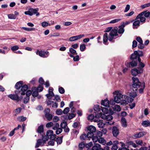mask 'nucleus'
Listing matches in <instances>:
<instances>
[{"mask_svg": "<svg viewBox=\"0 0 150 150\" xmlns=\"http://www.w3.org/2000/svg\"><path fill=\"white\" fill-rule=\"evenodd\" d=\"M102 116V119L106 120H107V122H106L105 123L106 125H111L114 124V122L110 121L113 119V117L111 115H106L105 114H103Z\"/></svg>", "mask_w": 150, "mask_h": 150, "instance_id": "nucleus-5", "label": "nucleus"}, {"mask_svg": "<svg viewBox=\"0 0 150 150\" xmlns=\"http://www.w3.org/2000/svg\"><path fill=\"white\" fill-rule=\"evenodd\" d=\"M103 114H102L101 112L98 113L97 112V114H96L95 116V119L94 120V121L95 122H98V121H99V120H98V119L97 120L96 119V118L98 119L100 117H101V118H102V115Z\"/></svg>", "mask_w": 150, "mask_h": 150, "instance_id": "nucleus-21", "label": "nucleus"}, {"mask_svg": "<svg viewBox=\"0 0 150 150\" xmlns=\"http://www.w3.org/2000/svg\"><path fill=\"white\" fill-rule=\"evenodd\" d=\"M69 55L71 57H73V59L74 61H77L79 60V55L74 57V55L71 54H69Z\"/></svg>", "mask_w": 150, "mask_h": 150, "instance_id": "nucleus-37", "label": "nucleus"}, {"mask_svg": "<svg viewBox=\"0 0 150 150\" xmlns=\"http://www.w3.org/2000/svg\"><path fill=\"white\" fill-rule=\"evenodd\" d=\"M53 91V88H49V93L46 95V96L49 99H51L52 97L53 96H54Z\"/></svg>", "mask_w": 150, "mask_h": 150, "instance_id": "nucleus-16", "label": "nucleus"}, {"mask_svg": "<svg viewBox=\"0 0 150 150\" xmlns=\"http://www.w3.org/2000/svg\"><path fill=\"white\" fill-rule=\"evenodd\" d=\"M53 125V123L52 122H50L47 123L46 125V126L47 127H52Z\"/></svg>", "mask_w": 150, "mask_h": 150, "instance_id": "nucleus-64", "label": "nucleus"}, {"mask_svg": "<svg viewBox=\"0 0 150 150\" xmlns=\"http://www.w3.org/2000/svg\"><path fill=\"white\" fill-rule=\"evenodd\" d=\"M112 132L113 135L115 137H117L120 133L119 129L116 126L112 127Z\"/></svg>", "mask_w": 150, "mask_h": 150, "instance_id": "nucleus-14", "label": "nucleus"}, {"mask_svg": "<svg viewBox=\"0 0 150 150\" xmlns=\"http://www.w3.org/2000/svg\"><path fill=\"white\" fill-rule=\"evenodd\" d=\"M69 111V108L68 107L65 108L63 111V112L64 114H67Z\"/></svg>", "mask_w": 150, "mask_h": 150, "instance_id": "nucleus-56", "label": "nucleus"}, {"mask_svg": "<svg viewBox=\"0 0 150 150\" xmlns=\"http://www.w3.org/2000/svg\"><path fill=\"white\" fill-rule=\"evenodd\" d=\"M150 6V3L145 4L141 6V7L142 9H144Z\"/></svg>", "mask_w": 150, "mask_h": 150, "instance_id": "nucleus-49", "label": "nucleus"}, {"mask_svg": "<svg viewBox=\"0 0 150 150\" xmlns=\"http://www.w3.org/2000/svg\"><path fill=\"white\" fill-rule=\"evenodd\" d=\"M100 146L98 144H96L92 148V150H99L100 149Z\"/></svg>", "mask_w": 150, "mask_h": 150, "instance_id": "nucleus-28", "label": "nucleus"}, {"mask_svg": "<svg viewBox=\"0 0 150 150\" xmlns=\"http://www.w3.org/2000/svg\"><path fill=\"white\" fill-rule=\"evenodd\" d=\"M92 140L93 141V142H96L98 141L99 138L97 136H93L92 138Z\"/></svg>", "mask_w": 150, "mask_h": 150, "instance_id": "nucleus-45", "label": "nucleus"}, {"mask_svg": "<svg viewBox=\"0 0 150 150\" xmlns=\"http://www.w3.org/2000/svg\"><path fill=\"white\" fill-rule=\"evenodd\" d=\"M121 122L123 127H126L127 126L126 121V119L124 117H122L121 119Z\"/></svg>", "mask_w": 150, "mask_h": 150, "instance_id": "nucleus-25", "label": "nucleus"}, {"mask_svg": "<svg viewBox=\"0 0 150 150\" xmlns=\"http://www.w3.org/2000/svg\"><path fill=\"white\" fill-rule=\"evenodd\" d=\"M50 110L49 108H47L44 111L45 116L49 121L51 120L53 117L52 115L50 113Z\"/></svg>", "mask_w": 150, "mask_h": 150, "instance_id": "nucleus-9", "label": "nucleus"}, {"mask_svg": "<svg viewBox=\"0 0 150 150\" xmlns=\"http://www.w3.org/2000/svg\"><path fill=\"white\" fill-rule=\"evenodd\" d=\"M98 142L99 143L103 145L105 144L106 143V142L105 139L102 137L99 138Z\"/></svg>", "mask_w": 150, "mask_h": 150, "instance_id": "nucleus-32", "label": "nucleus"}, {"mask_svg": "<svg viewBox=\"0 0 150 150\" xmlns=\"http://www.w3.org/2000/svg\"><path fill=\"white\" fill-rule=\"evenodd\" d=\"M19 48V47L17 45H15L12 47L11 49L13 51H16L18 50Z\"/></svg>", "mask_w": 150, "mask_h": 150, "instance_id": "nucleus-53", "label": "nucleus"}, {"mask_svg": "<svg viewBox=\"0 0 150 150\" xmlns=\"http://www.w3.org/2000/svg\"><path fill=\"white\" fill-rule=\"evenodd\" d=\"M59 93L61 94L64 93L65 92L64 89L62 87H60L59 88Z\"/></svg>", "mask_w": 150, "mask_h": 150, "instance_id": "nucleus-60", "label": "nucleus"}, {"mask_svg": "<svg viewBox=\"0 0 150 150\" xmlns=\"http://www.w3.org/2000/svg\"><path fill=\"white\" fill-rule=\"evenodd\" d=\"M103 135L102 132L100 131H98L97 132L96 136H97L98 138H101Z\"/></svg>", "mask_w": 150, "mask_h": 150, "instance_id": "nucleus-61", "label": "nucleus"}, {"mask_svg": "<svg viewBox=\"0 0 150 150\" xmlns=\"http://www.w3.org/2000/svg\"><path fill=\"white\" fill-rule=\"evenodd\" d=\"M38 9L30 8L29 9L28 11L25 12L24 13L25 15H28L30 16H32L33 14H36V15L38 16L40 15L39 13L38 12Z\"/></svg>", "mask_w": 150, "mask_h": 150, "instance_id": "nucleus-7", "label": "nucleus"}, {"mask_svg": "<svg viewBox=\"0 0 150 150\" xmlns=\"http://www.w3.org/2000/svg\"><path fill=\"white\" fill-rule=\"evenodd\" d=\"M56 131V133L58 135L59 134H60L62 131V129L61 128H58L57 129Z\"/></svg>", "mask_w": 150, "mask_h": 150, "instance_id": "nucleus-50", "label": "nucleus"}, {"mask_svg": "<svg viewBox=\"0 0 150 150\" xmlns=\"http://www.w3.org/2000/svg\"><path fill=\"white\" fill-rule=\"evenodd\" d=\"M118 35L117 30V29H112L109 33V35L108 38V35L107 33H105L103 35V43L105 45H106V42L108 40L111 42H114L113 41V39H114V37Z\"/></svg>", "mask_w": 150, "mask_h": 150, "instance_id": "nucleus-3", "label": "nucleus"}, {"mask_svg": "<svg viewBox=\"0 0 150 150\" xmlns=\"http://www.w3.org/2000/svg\"><path fill=\"white\" fill-rule=\"evenodd\" d=\"M86 48V45L84 44H81L80 45V50L83 52L85 50Z\"/></svg>", "mask_w": 150, "mask_h": 150, "instance_id": "nucleus-43", "label": "nucleus"}, {"mask_svg": "<svg viewBox=\"0 0 150 150\" xmlns=\"http://www.w3.org/2000/svg\"><path fill=\"white\" fill-rule=\"evenodd\" d=\"M105 124H106L105 123H104L103 122H100L99 123H98V127H99L101 128H103Z\"/></svg>", "mask_w": 150, "mask_h": 150, "instance_id": "nucleus-48", "label": "nucleus"}, {"mask_svg": "<svg viewBox=\"0 0 150 150\" xmlns=\"http://www.w3.org/2000/svg\"><path fill=\"white\" fill-rule=\"evenodd\" d=\"M140 23V21L139 20H137L136 21H134L133 23V29H135V28H137L135 27L136 26H139V25Z\"/></svg>", "mask_w": 150, "mask_h": 150, "instance_id": "nucleus-24", "label": "nucleus"}, {"mask_svg": "<svg viewBox=\"0 0 150 150\" xmlns=\"http://www.w3.org/2000/svg\"><path fill=\"white\" fill-rule=\"evenodd\" d=\"M8 97L14 100H19V97L17 95L10 94L8 96Z\"/></svg>", "mask_w": 150, "mask_h": 150, "instance_id": "nucleus-18", "label": "nucleus"}, {"mask_svg": "<svg viewBox=\"0 0 150 150\" xmlns=\"http://www.w3.org/2000/svg\"><path fill=\"white\" fill-rule=\"evenodd\" d=\"M136 143L137 144L141 145V146H142L143 144V142L142 140L139 139H137L136 140Z\"/></svg>", "mask_w": 150, "mask_h": 150, "instance_id": "nucleus-62", "label": "nucleus"}, {"mask_svg": "<svg viewBox=\"0 0 150 150\" xmlns=\"http://www.w3.org/2000/svg\"><path fill=\"white\" fill-rule=\"evenodd\" d=\"M43 125H41L38 127L37 132L39 133H41L43 132Z\"/></svg>", "mask_w": 150, "mask_h": 150, "instance_id": "nucleus-29", "label": "nucleus"}, {"mask_svg": "<svg viewBox=\"0 0 150 150\" xmlns=\"http://www.w3.org/2000/svg\"><path fill=\"white\" fill-rule=\"evenodd\" d=\"M120 20V19H116L111 21L110 23H114L117 22Z\"/></svg>", "mask_w": 150, "mask_h": 150, "instance_id": "nucleus-57", "label": "nucleus"}, {"mask_svg": "<svg viewBox=\"0 0 150 150\" xmlns=\"http://www.w3.org/2000/svg\"><path fill=\"white\" fill-rule=\"evenodd\" d=\"M129 144L130 145L132 146L134 148H136L137 146V144L132 141L130 142L129 143Z\"/></svg>", "mask_w": 150, "mask_h": 150, "instance_id": "nucleus-54", "label": "nucleus"}, {"mask_svg": "<svg viewBox=\"0 0 150 150\" xmlns=\"http://www.w3.org/2000/svg\"><path fill=\"white\" fill-rule=\"evenodd\" d=\"M119 29L117 30V32L119 34H122L124 32L125 29L124 27L122 25L119 26Z\"/></svg>", "mask_w": 150, "mask_h": 150, "instance_id": "nucleus-30", "label": "nucleus"}, {"mask_svg": "<svg viewBox=\"0 0 150 150\" xmlns=\"http://www.w3.org/2000/svg\"><path fill=\"white\" fill-rule=\"evenodd\" d=\"M36 54H37L39 55L40 56L43 58H46L47 57L49 54V52L47 51H40L38 50H37Z\"/></svg>", "mask_w": 150, "mask_h": 150, "instance_id": "nucleus-10", "label": "nucleus"}, {"mask_svg": "<svg viewBox=\"0 0 150 150\" xmlns=\"http://www.w3.org/2000/svg\"><path fill=\"white\" fill-rule=\"evenodd\" d=\"M63 136L59 137L56 139L57 143L58 144H61L62 142V137Z\"/></svg>", "mask_w": 150, "mask_h": 150, "instance_id": "nucleus-31", "label": "nucleus"}, {"mask_svg": "<svg viewBox=\"0 0 150 150\" xmlns=\"http://www.w3.org/2000/svg\"><path fill=\"white\" fill-rule=\"evenodd\" d=\"M67 123L66 122H64L60 124V126L62 129H64L67 127Z\"/></svg>", "mask_w": 150, "mask_h": 150, "instance_id": "nucleus-41", "label": "nucleus"}, {"mask_svg": "<svg viewBox=\"0 0 150 150\" xmlns=\"http://www.w3.org/2000/svg\"><path fill=\"white\" fill-rule=\"evenodd\" d=\"M142 69L138 67L137 68L132 69L131 70V73L132 75L135 76L137 75L138 74L142 73Z\"/></svg>", "mask_w": 150, "mask_h": 150, "instance_id": "nucleus-11", "label": "nucleus"}, {"mask_svg": "<svg viewBox=\"0 0 150 150\" xmlns=\"http://www.w3.org/2000/svg\"><path fill=\"white\" fill-rule=\"evenodd\" d=\"M17 120L20 122H22L25 121L26 117L23 116H19L17 117Z\"/></svg>", "mask_w": 150, "mask_h": 150, "instance_id": "nucleus-38", "label": "nucleus"}, {"mask_svg": "<svg viewBox=\"0 0 150 150\" xmlns=\"http://www.w3.org/2000/svg\"><path fill=\"white\" fill-rule=\"evenodd\" d=\"M46 135L48 137H50V139H54L56 137V135L55 134H54L53 131L52 130H48L46 132Z\"/></svg>", "mask_w": 150, "mask_h": 150, "instance_id": "nucleus-13", "label": "nucleus"}, {"mask_svg": "<svg viewBox=\"0 0 150 150\" xmlns=\"http://www.w3.org/2000/svg\"><path fill=\"white\" fill-rule=\"evenodd\" d=\"M41 25L42 27L44 28L48 26H50L51 25L50 23H49L46 21L42 22L41 23Z\"/></svg>", "mask_w": 150, "mask_h": 150, "instance_id": "nucleus-36", "label": "nucleus"}, {"mask_svg": "<svg viewBox=\"0 0 150 150\" xmlns=\"http://www.w3.org/2000/svg\"><path fill=\"white\" fill-rule=\"evenodd\" d=\"M144 15V16L146 17H148L150 15V12L147 11H144L138 14V17L139 16Z\"/></svg>", "mask_w": 150, "mask_h": 150, "instance_id": "nucleus-17", "label": "nucleus"}, {"mask_svg": "<svg viewBox=\"0 0 150 150\" xmlns=\"http://www.w3.org/2000/svg\"><path fill=\"white\" fill-rule=\"evenodd\" d=\"M8 17L10 19H15L16 18V16L13 14H9L8 15Z\"/></svg>", "mask_w": 150, "mask_h": 150, "instance_id": "nucleus-47", "label": "nucleus"}, {"mask_svg": "<svg viewBox=\"0 0 150 150\" xmlns=\"http://www.w3.org/2000/svg\"><path fill=\"white\" fill-rule=\"evenodd\" d=\"M101 110L102 112L104 113L103 114H107L108 112V110L107 108L102 107H101Z\"/></svg>", "mask_w": 150, "mask_h": 150, "instance_id": "nucleus-33", "label": "nucleus"}, {"mask_svg": "<svg viewBox=\"0 0 150 150\" xmlns=\"http://www.w3.org/2000/svg\"><path fill=\"white\" fill-rule=\"evenodd\" d=\"M50 139V140L48 142V145L54 146L56 142V138L54 139Z\"/></svg>", "mask_w": 150, "mask_h": 150, "instance_id": "nucleus-23", "label": "nucleus"}, {"mask_svg": "<svg viewBox=\"0 0 150 150\" xmlns=\"http://www.w3.org/2000/svg\"><path fill=\"white\" fill-rule=\"evenodd\" d=\"M101 106L97 105H95L94 108V110L98 112L100 111L101 110Z\"/></svg>", "mask_w": 150, "mask_h": 150, "instance_id": "nucleus-35", "label": "nucleus"}, {"mask_svg": "<svg viewBox=\"0 0 150 150\" xmlns=\"http://www.w3.org/2000/svg\"><path fill=\"white\" fill-rule=\"evenodd\" d=\"M95 116L91 114L88 115V119L89 120H92L95 118Z\"/></svg>", "mask_w": 150, "mask_h": 150, "instance_id": "nucleus-52", "label": "nucleus"}, {"mask_svg": "<svg viewBox=\"0 0 150 150\" xmlns=\"http://www.w3.org/2000/svg\"><path fill=\"white\" fill-rule=\"evenodd\" d=\"M43 89V87L42 86H39L37 88L34 87L33 90L32 95L33 97H37L38 95V92L42 91Z\"/></svg>", "mask_w": 150, "mask_h": 150, "instance_id": "nucleus-8", "label": "nucleus"}, {"mask_svg": "<svg viewBox=\"0 0 150 150\" xmlns=\"http://www.w3.org/2000/svg\"><path fill=\"white\" fill-rule=\"evenodd\" d=\"M84 36V34H81L78 35L71 37L69 38V40L70 41H74L78 40Z\"/></svg>", "mask_w": 150, "mask_h": 150, "instance_id": "nucleus-12", "label": "nucleus"}, {"mask_svg": "<svg viewBox=\"0 0 150 150\" xmlns=\"http://www.w3.org/2000/svg\"><path fill=\"white\" fill-rule=\"evenodd\" d=\"M22 81H20L17 82L15 86L16 88L17 89H19L22 86Z\"/></svg>", "mask_w": 150, "mask_h": 150, "instance_id": "nucleus-26", "label": "nucleus"}, {"mask_svg": "<svg viewBox=\"0 0 150 150\" xmlns=\"http://www.w3.org/2000/svg\"><path fill=\"white\" fill-rule=\"evenodd\" d=\"M87 129L88 132L87 134V138H92L94 136V133L96 131V127L93 125H90L87 127Z\"/></svg>", "mask_w": 150, "mask_h": 150, "instance_id": "nucleus-4", "label": "nucleus"}, {"mask_svg": "<svg viewBox=\"0 0 150 150\" xmlns=\"http://www.w3.org/2000/svg\"><path fill=\"white\" fill-rule=\"evenodd\" d=\"M22 28L24 30H25L28 31H31L32 30H35V28H26L24 27H23Z\"/></svg>", "mask_w": 150, "mask_h": 150, "instance_id": "nucleus-42", "label": "nucleus"}, {"mask_svg": "<svg viewBox=\"0 0 150 150\" xmlns=\"http://www.w3.org/2000/svg\"><path fill=\"white\" fill-rule=\"evenodd\" d=\"M44 144H43L42 140L41 139H39L37 141V143L35 146V148L39 147L40 146H43Z\"/></svg>", "mask_w": 150, "mask_h": 150, "instance_id": "nucleus-19", "label": "nucleus"}, {"mask_svg": "<svg viewBox=\"0 0 150 150\" xmlns=\"http://www.w3.org/2000/svg\"><path fill=\"white\" fill-rule=\"evenodd\" d=\"M142 125L145 127L150 126V122L148 120L144 121L142 122Z\"/></svg>", "mask_w": 150, "mask_h": 150, "instance_id": "nucleus-20", "label": "nucleus"}, {"mask_svg": "<svg viewBox=\"0 0 150 150\" xmlns=\"http://www.w3.org/2000/svg\"><path fill=\"white\" fill-rule=\"evenodd\" d=\"M144 45L143 44V42L142 43H139L138 45V47L140 49H143L144 47Z\"/></svg>", "mask_w": 150, "mask_h": 150, "instance_id": "nucleus-63", "label": "nucleus"}, {"mask_svg": "<svg viewBox=\"0 0 150 150\" xmlns=\"http://www.w3.org/2000/svg\"><path fill=\"white\" fill-rule=\"evenodd\" d=\"M21 110L22 109L21 108H18L16 109L15 110V115H16L20 113L21 112Z\"/></svg>", "mask_w": 150, "mask_h": 150, "instance_id": "nucleus-55", "label": "nucleus"}, {"mask_svg": "<svg viewBox=\"0 0 150 150\" xmlns=\"http://www.w3.org/2000/svg\"><path fill=\"white\" fill-rule=\"evenodd\" d=\"M132 21H126L125 23L123 22L122 23V25L123 26V27H125V25H127L130 23L131 22H132Z\"/></svg>", "mask_w": 150, "mask_h": 150, "instance_id": "nucleus-51", "label": "nucleus"}, {"mask_svg": "<svg viewBox=\"0 0 150 150\" xmlns=\"http://www.w3.org/2000/svg\"><path fill=\"white\" fill-rule=\"evenodd\" d=\"M87 137V135H86L85 134H83L81 136L80 139L82 140H85Z\"/></svg>", "mask_w": 150, "mask_h": 150, "instance_id": "nucleus-46", "label": "nucleus"}, {"mask_svg": "<svg viewBox=\"0 0 150 150\" xmlns=\"http://www.w3.org/2000/svg\"><path fill=\"white\" fill-rule=\"evenodd\" d=\"M146 132H141L139 133L134 134L133 137L134 138H140L143 136L145 135L146 134Z\"/></svg>", "mask_w": 150, "mask_h": 150, "instance_id": "nucleus-15", "label": "nucleus"}, {"mask_svg": "<svg viewBox=\"0 0 150 150\" xmlns=\"http://www.w3.org/2000/svg\"><path fill=\"white\" fill-rule=\"evenodd\" d=\"M113 110L115 111L119 112L121 110L120 107L118 105H116L113 107Z\"/></svg>", "mask_w": 150, "mask_h": 150, "instance_id": "nucleus-27", "label": "nucleus"}, {"mask_svg": "<svg viewBox=\"0 0 150 150\" xmlns=\"http://www.w3.org/2000/svg\"><path fill=\"white\" fill-rule=\"evenodd\" d=\"M59 127V123H53V125L52 126V129L54 130H56Z\"/></svg>", "mask_w": 150, "mask_h": 150, "instance_id": "nucleus-34", "label": "nucleus"}, {"mask_svg": "<svg viewBox=\"0 0 150 150\" xmlns=\"http://www.w3.org/2000/svg\"><path fill=\"white\" fill-rule=\"evenodd\" d=\"M129 64L132 67L136 66L137 65V63L134 61L133 60L130 62Z\"/></svg>", "mask_w": 150, "mask_h": 150, "instance_id": "nucleus-59", "label": "nucleus"}, {"mask_svg": "<svg viewBox=\"0 0 150 150\" xmlns=\"http://www.w3.org/2000/svg\"><path fill=\"white\" fill-rule=\"evenodd\" d=\"M115 100L117 103H120L122 105H126L127 103V100L129 102H132L134 98L131 96H127L122 94L120 91H115L114 93Z\"/></svg>", "mask_w": 150, "mask_h": 150, "instance_id": "nucleus-2", "label": "nucleus"}, {"mask_svg": "<svg viewBox=\"0 0 150 150\" xmlns=\"http://www.w3.org/2000/svg\"><path fill=\"white\" fill-rule=\"evenodd\" d=\"M49 138L48 137L47 135L42 136V140L43 144H44L46 141H47L48 140Z\"/></svg>", "mask_w": 150, "mask_h": 150, "instance_id": "nucleus-39", "label": "nucleus"}, {"mask_svg": "<svg viewBox=\"0 0 150 150\" xmlns=\"http://www.w3.org/2000/svg\"><path fill=\"white\" fill-rule=\"evenodd\" d=\"M21 87V90L22 91H25L28 89V86L27 85H24Z\"/></svg>", "mask_w": 150, "mask_h": 150, "instance_id": "nucleus-44", "label": "nucleus"}, {"mask_svg": "<svg viewBox=\"0 0 150 150\" xmlns=\"http://www.w3.org/2000/svg\"><path fill=\"white\" fill-rule=\"evenodd\" d=\"M115 102H116L115 101V98L114 100L113 99H111L110 100V102L108 99H105L102 101L101 104L102 105L104 106L109 107L110 104L112 105H114Z\"/></svg>", "mask_w": 150, "mask_h": 150, "instance_id": "nucleus-6", "label": "nucleus"}, {"mask_svg": "<svg viewBox=\"0 0 150 150\" xmlns=\"http://www.w3.org/2000/svg\"><path fill=\"white\" fill-rule=\"evenodd\" d=\"M132 89L134 91L130 93L129 96L133 98L135 97L137 95V90H139L140 93L143 92V89L145 88L144 83H141L137 77H133Z\"/></svg>", "mask_w": 150, "mask_h": 150, "instance_id": "nucleus-1", "label": "nucleus"}, {"mask_svg": "<svg viewBox=\"0 0 150 150\" xmlns=\"http://www.w3.org/2000/svg\"><path fill=\"white\" fill-rule=\"evenodd\" d=\"M138 15L137 16L136 18V20H138V19H140V22H141L142 23L145 22L146 19L145 17L143 16H139L138 17Z\"/></svg>", "mask_w": 150, "mask_h": 150, "instance_id": "nucleus-22", "label": "nucleus"}, {"mask_svg": "<svg viewBox=\"0 0 150 150\" xmlns=\"http://www.w3.org/2000/svg\"><path fill=\"white\" fill-rule=\"evenodd\" d=\"M69 51L71 53V54L74 55H76L77 54V53L76 52V50H74L72 48H70L69 49Z\"/></svg>", "mask_w": 150, "mask_h": 150, "instance_id": "nucleus-40", "label": "nucleus"}, {"mask_svg": "<svg viewBox=\"0 0 150 150\" xmlns=\"http://www.w3.org/2000/svg\"><path fill=\"white\" fill-rule=\"evenodd\" d=\"M56 114L58 115H61L63 112V111L61 109H58L56 111Z\"/></svg>", "mask_w": 150, "mask_h": 150, "instance_id": "nucleus-58", "label": "nucleus"}]
</instances>
